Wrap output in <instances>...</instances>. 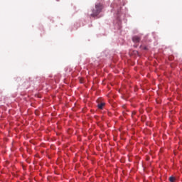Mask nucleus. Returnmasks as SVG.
I'll use <instances>...</instances> for the list:
<instances>
[{
    "label": "nucleus",
    "instance_id": "nucleus-1",
    "mask_svg": "<svg viewBox=\"0 0 182 182\" xmlns=\"http://www.w3.org/2000/svg\"><path fill=\"white\" fill-rule=\"evenodd\" d=\"M104 5L102 3H96L95 8L92 10L91 16L95 17L97 16L103 10Z\"/></svg>",
    "mask_w": 182,
    "mask_h": 182
},
{
    "label": "nucleus",
    "instance_id": "nucleus-2",
    "mask_svg": "<svg viewBox=\"0 0 182 182\" xmlns=\"http://www.w3.org/2000/svg\"><path fill=\"white\" fill-rule=\"evenodd\" d=\"M141 40V38L138 36H134V37H132V41L134 42V43H139Z\"/></svg>",
    "mask_w": 182,
    "mask_h": 182
},
{
    "label": "nucleus",
    "instance_id": "nucleus-3",
    "mask_svg": "<svg viewBox=\"0 0 182 182\" xmlns=\"http://www.w3.org/2000/svg\"><path fill=\"white\" fill-rule=\"evenodd\" d=\"M106 104L105 102H101L97 105V107L99 109H103V108L105 107Z\"/></svg>",
    "mask_w": 182,
    "mask_h": 182
},
{
    "label": "nucleus",
    "instance_id": "nucleus-4",
    "mask_svg": "<svg viewBox=\"0 0 182 182\" xmlns=\"http://www.w3.org/2000/svg\"><path fill=\"white\" fill-rule=\"evenodd\" d=\"M176 181V178L173 177V176H171L169 178V181L170 182H174Z\"/></svg>",
    "mask_w": 182,
    "mask_h": 182
},
{
    "label": "nucleus",
    "instance_id": "nucleus-5",
    "mask_svg": "<svg viewBox=\"0 0 182 182\" xmlns=\"http://www.w3.org/2000/svg\"><path fill=\"white\" fill-rule=\"evenodd\" d=\"M141 49H144V50H147V47L141 46Z\"/></svg>",
    "mask_w": 182,
    "mask_h": 182
},
{
    "label": "nucleus",
    "instance_id": "nucleus-6",
    "mask_svg": "<svg viewBox=\"0 0 182 182\" xmlns=\"http://www.w3.org/2000/svg\"><path fill=\"white\" fill-rule=\"evenodd\" d=\"M135 114H136V112H133L132 115H135Z\"/></svg>",
    "mask_w": 182,
    "mask_h": 182
}]
</instances>
